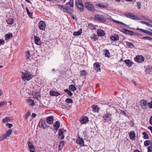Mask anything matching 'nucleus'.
<instances>
[{"label": "nucleus", "instance_id": "e433bc0d", "mask_svg": "<svg viewBox=\"0 0 152 152\" xmlns=\"http://www.w3.org/2000/svg\"><path fill=\"white\" fill-rule=\"evenodd\" d=\"M105 56L107 57H109L110 56V54L109 50H108L106 49L105 50Z\"/></svg>", "mask_w": 152, "mask_h": 152}, {"label": "nucleus", "instance_id": "f3484780", "mask_svg": "<svg viewBox=\"0 0 152 152\" xmlns=\"http://www.w3.org/2000/svg\"><path fill=\"white\" fill-rule=\"evenodd\" d=\"M39 124H41L42 126L43 129H46L47 127L45 120L41 119L39 121Z\"/></svg>", "mask_w": 152, "mask_h": 152}, {"label": "nucleus", "instance_id": "20e7f679", "mask_svg": "<svg viewBox=\"0 0 152 152\" xmlns=\"http://www.w3.org/2000/svg\"><path fill=\"white\" fill-rule=\"evenodd\" d=\"M94 19L99 22L104 23L106 21V18L101 14H96L94 15Z\"/></svg>", "mask_w": 152, "mask_h": 152}, {"label": "nucleus", "instance_id": "79ce46f5", "mask_svg": "<svg viewBox=\"0 0 152 152\" xmlns=\"http://www.w3.org/2000/svg\"><path fill=\"white\" fill-rule=\"evenodd\" d=\"M12 130L10 129H9L7 131L6 134L7 137H9L12 134Z\"/></svg>", "mask_w": 152, "mask_h": 152}, {"label": "nucleus", "instance_id": "a18cd8bd", "mask_svg": "<svg viewBox=\"0 0 152 152\" xmlns=\"http://www.w3.org/2000/svg\"><path fill=\"white\" fill-rule=\"evenodd\" d=\"M30 51H28L27 52H26V56L27 58L29 59L31 57L30 54Z\"/></svg>", "mask_w": 152, "mask_h": 152}, {"label": "nucleus", "instance_id": "4be33fe9", "mask_svg": "<svg viewBox=\"0 0 152 152\" xmlns=\"http://www.w3.org/2000/svg\"><path fill=\"white\" fill-rule=\"evenodd\" d=\"M94 68H95V69L97 72L100 71L101 69L100 66L98 63L96 62L94 63Z\"/></svg>", "mask_w": 152, "mask_h": 152}, {"label": "nucleus", "instance_id": "c03bdc74", "mask_svg": "<svg viewBox=\"0 0 152 152\" xmlns=\"http://www.w3.org/2000/svg\"><path fill=\"white\" fill-rule=\"evenodd\" d=\"M2 121L4 123H5L7 122L10 121V119L9 118L7 117L6 118L3 119Z\"/></svg>", "mask_w": 152, "mask_h": 152}, {"label": "nucleus", "instance_id": "4c0bfd02", "mask_svg": "<svg viewBox=\"0 0 152 152\" xmlns=\"http://www.w3.org/2000/svg\"><path fill=\"white\" fill-rule=\"evenodd\" d=\"M142 134L143 135V138L145 139H148L149 136L145 132H143L142 133Z\"/></svg>", "mask_w": 152, "mask_h": 152}, {"label": "nucleus", "instance_id": "6ab92c4d", "mask_svg": "<svg viewBox=\"0 0 152 152\" xmlns=\"http://www.w3.org/2000/svg\"><path fill=\"white\" fill-rule=\"evenodd\" d=\"M34 40L35 43L37 45H39L41 44L40 39V38L39 37L37 36H35Z\"/></svg>", "mask_w": 152, "mask_h": 152}, {"label": "nucleus", "instance_id": "ddd939ff", "mask_svg": "<svg viewBox=\"0 0 152 152\" xmlns=\"http://www.w3.org/2000/svg\"><path fill=\"white\" fill-rule=\"evenodd\" d=\"M88 121V118L86 116L83 117L80 120V123L82 124H86Z\"/></svg>", "mask_w": 152, "mask_h": 152}, {"label": "nucleus", "instance_id": "7ed1b4c3", "mask_svg": "<svg viewBox=\"0 0 152 152\" xmlns=\"http://www.w3.org/2000/svg\"><path fill=\"white\" fill-rule=\"evenodd\" d=\"M116 110L114 108L112 109L111 112H107L103 116V118L104 120L107 122H108L109 121L111 120L112 118V115H113V112H115Z\"/></svg>", "mask_w": 152, "mask_h": 152}, {"label": "nucleus", "instance_id": "39448f33", "mask_svg": "<svg viewBox=\"0 0 152 152\" xmlns=\"http://www.w3.org/2000/svg\"><path fill=\"white\" fill-rule=\"evenodd\" d=\"M84 7L88 11L94 12L95 11V9L91 2H86L84 4Z\"/></svg>", "mask_w": 152, "mask_h": 152}, {"label": "nucleus", "instance_id": "58836bf2", "mask_svg": "<svg viewBox=\"0 0 152 152\" xmlns=\"http://www.w3.org/2000/svg\"><path fill=\"white\" fill-rule=\"evenodd\" d=\"M88 26L89 28L92 29H94L96 28V27L95 26H94V24L92 23H89L88 24Z\"/></svg>", "mask_w": 152, "mask_h": 152}, {"label": "nucleus", "instance_id": "69168bd1", "mask_svg": "<svg viewBox=\"0 0 152 152\" xmlns=\"http://www.w3.org/2000/svg\"><path fill=\"white\" fill-rule=\"evenodd\" d=\"M141 19L144 20H148V19L146 18L145 17H144V16H142V17Z\"/></svg>", "mask_w": 152, "mask_h": 152}, {"label": "nucleus", "instance_id": "7c9ffc66", "mask_svg": "<svg viewBox=\"0 0 152 152\" xmlns=\"http://www.w3.org/2000/svg\"><path fill=\"white\" fill-rule=\"evenodd\" d=\"M140 39L145 40H148L150 41H151L152 40V38L148 36L143 37L141 38Z\"/></svg>", "mask_w": 152, "mask_h": 152}, {"label": "nucleus", "instance_id": "864d4df0", "mask_svg": "<svg viewBox=\"0 0 152 152\" xmlns=\"http://www.w3.org/2000/svg\"><path fill=\"white\" fill-rule=\"evenodd\" d=\"M148 106L150 108H152V101L148 103Z\"/></svg>", "mask_w": 152, "mask_h": 152}, {"label": "nucleus", "instance_id": "6e6d98bb", "mask_svg": "<svg viewBox=\"0 0 152 152\" xmlns=\"http://www.w3.org/2000/svg\"><path fill=\"white\" fill-rule=\"evenodd\" d=\"M148 152H152V150L151 148V147H148Z\"/></svg>", "mask_w": 152, "mask_h": 152}, {"label": "nucleus", "instance_id": "72a5a7b5", "mask_svg": "<svg viewBox=\"0 0 152 152\" xmlns=\"http://www.w3.org/2000/svg\"><path fill=\"white\" fill-rule=\"evenodd\" d=\"M147 101L144 100H143L141 101V105L142 106V107L145 108V106L147 104Z\"/></svg>", "mask_w": 152, "mask_h": 152}, {"label": "nucleus", "instance_id": "4d7b16f0", "mask_svg": "<svg viewBox=\"0 0 152 152\" xmlns=\"http://www.w3.org/2000/svg\"><path fill=\"white\" fill-rule=\"evenodd\" d=\"M137 6H138V8L139 9H140L141 8L140 7V2H138L137 3Z\"/></svg>", "mask_w": 152, "mask_h": 152}, {"label": "nucleus", "instance_id": "0e129e2a", "mask_svg": "<svg viewBox=\"0 0 152 152\" xmlns=\"http://www.w3.org/2000/svg\"><path fill=\"white\" fill-rule=\"evenodd\" d=\"M28 15L30 17H31L32 15V13L30 12L29 13H28Z\"/></svg>", "mask_w": 152, "mask_h": 152}, {"label": "nucleus", "instance_id": "3c124183", "mask_svg": "<svg viewBox=\"0 0 152 152\" xmlns=\"http://www.w3.org/2000/svg\"><path fill=\"white\" fill-rule=\"evenodd\" d=\"M121 113L123 115H124L125 116H128L127 113L123 110H121Z\"/></svg>", "mask_w": 152, "mask_h": 152}, {"label": "nucleus", "instance_id": "cd10ccee", "mask_svg": "<svg viewBox=\"0 0 152 152\" xmlns=\"http://www.w3.org/2000/svg\"><path fill=\"white\" fill-rule=\"evenodd\" d=\"M92 107L93 110L94 112H99V108L97 105H93Z\"/></svg>", "mask_w": 152, "mask_h": 152}, {"label": "nucleus", "instance_id": "5fc2aeb1", "mask_svg": "<svg viewBox=\"0 0 152 152\" xmlns=\"http://www.w3.org/2000/svg\"><path fill=\"white\" fill-rule=\"evenodd\" d=\"M7 126L9 127V128H10L12 126H13L12 124L7 123Z\"/></svg>", "mask_w": 152, "mask_h": 152}, {"label": "nucleus", "instance_id": "412c9836", "mask_svg": "<svg viewBox=\"0 0 152 152\" xmlns=\"http://www.w3.org/2000/svg\"><path fill=\"white\" fill-rule=\"evenodd\" d=\"M145 71L147 73L150 74L152 71V66L150 65L147 66Z\"/></svg>", "mask_w": 152, "mask_h": 152}, {"label": "nucleus", "instance_id": "f704fd0d", "mask_svg": "<svg viewBox=\"0 0 152 152\" xmlns=\"http://www.w3.org/2000/svg\"><path fill=\"white\" fill-rule=\"evenodd\" d=\"M96 5L99 6V7L103 8H105L107 7V5H105L102 3H99L98 4H96Z\"/></svg>", "mask_w": 152, "mask_h": 152}, {"label": "nucleus", "instance_id": "393cba45", "mask_svg": "<svg viewBox=\"0 0 152 152\" xmlns=\"http://www.w3.org/2000/svg\"><path fill=\"white\" fill-rule=\"evenodd\" d=\"M124 62L126 63V65L129 67L131 66L133 63L131 62L129 60H126L124 61Z\"/></svg>", "mask_w": 152, "mask_h": 152}, {"label": "nucleus", "instance_id": "37998d69", "mask_svg": "<svg viewBox=\"0 0 152 152\" xmlns=\"http://www.w3.org/2000/svg\"><path fill=\"white\" fill-rule=\"evenodd\" d=\"M151 142L150 141L146 140L144 142V145L145 146H148L150 144Z\"/></svg>", "mask_w": 152, "mask_h": 152}, {"label": "nucleus", "instance_id": "ea45409f", "mask_svg": "<svg viewBox=\"0 0 152 152\" xmlns=\"http://www.w3.org/2000/svg\"><path fill=\"white\" fill-rule=\"evenodd\" d=\"M142 31L144 33H146L150 36H152V33L150 31L144 29V30H142Z\"/></svg>", "mask_w": 152, "mask_h": 152}, {"label": "nucleus", "instance_id": "a878e982", "mask_svg": "<svg viewBox=\"0 0 152 152\" xmlns=\"http://www.w3.org/2000/svg\"><path fill=\"white\" fill-rule=\"evenodd\" d=\"M13 37L12 34V33H9L5 35V39L6 40H8L10 39L11 38H12Z\"/></svg>", "mask_w": 152, "mask_h": 152}, {"label": "nucleus", "instance_id": "774afa93", "mask_svg": "<svg viewBox=\"0 0 152 152\" xmlns=\"http://www.w3.org/2000/svg\"><path fill=\"white\" fill-rule=\"evenodd\" d=\"M112 21H113V22H115V23H118V20H114V19H113V20H112Z\"/></svg>", "mask_w": 152, "mask_h": 152}, {"label": "nucleus", "instance_id": "c756f323", "mask_svg": "<svg viewBox=\"0 0 152 152\" xmlns=\"http://www.w3.org/2000/svg\"><path fill=\"white\" fill-rule=\"evenodd\" d=\"M82 32V29H81L77 31L74 32L73 33V35L74 36H79L80 35Z\"/></svg>", "mask_w": 152, "mask_h": 152}, {"label": "nucleus", "instance_id": "f257e3e1", "mask_svg": "<svg viewBox=\"0 0 152 152\" xmlns=\"http://www.w3.org/2000/svg\"><path fill=\"white\" fill-rule=\"evenodd\" d=\"M56 6L59 9L62 10L64 12L71 14L73 12L72 8H73L74 6L73 0H70L69 1L66 3L64 5L58 4H57Z\"/></svg>", "mask_w": 152, "mask_h": 152}, {"label": "nucleus", "instance_id": "b1692460", "mask_svg": "<svg viewBox=\"0 0 152 152\" xmlns=\"http://www.w3.org/2000/svg\"><path fill=\"white\" fill-rule=\"evenodd\" d=\"M28 146L29 149L31 150L34 151L35 149V147L33 145V144L30 142H28Z\"/></svg>", "mask_w": 152, "mask_h": 152}, {"label": "nucleus", "instance_id": "dca6fc26", "mask_svg": "<svg viewBox=\"0 0 152 152\" xmlns=\"http://www.w3.org/2000/svg\"><path fill=\"white\" fill-rule=\"evenodd\" d=\"M96 32L99 36L103 37L105 34L104 31L102 29H97Z\"/></svg>", "mask_w": 152, "mask_h": 152}, {"label": "nucleus", "instance_id": "5701e85b", "mask_svg": "<svg viewBox=\"0 0 152 152\" xmlns=\"http://www.w3.org/2000/svg\"><path fill=\"white\" fill-rule=\"evenodd\" d=\"M110 39L113 41H116L119 39V37L117 34H115L110 37Z\"/></svg>", "mask_w": 152, "mask_h": 152}, {"label": "nucleus", "instance_id": "f8f14e48", "mask_svg": "<svg viewBox=\"0 0 152 152\" xmlns=\"http://www.w3.org/2000/svg\"><path fill=\"white\" fill-rule=\"evenodd\" d=\"M124 33L127 35L132 36L135 35V33L133 31L128 30L126 29H124Z\"/></svg>", "mask_w": 152, "mask_h": 152}, {"label": "nucleus", "instance_id": "c9c22d12", "mask_svg": "<svg viewBox=\"0 0 152 152\" xmlns=\"http://www.w3.org/2000/svg\"><path fill=\"white\" fill-rule=\"evenodd\" d=\"M126 45L128 47L130 48L134 47V45L133 44L127 42H126Z\"/></svg>", "mask_w": 152, "mask_h": 152}, {"label": "nucleus", "instance_id": "e2e57ef3", "mask_svg": "<svg viewBox=\"0 0 152 152\" xmlns=\"http://www.w3.org/2000/svg\"><path fill=\"white\" fill-rule=\"evenodd\" d=\"M148 129L151 131V133L152 134V126H150L149 127H148Z\"/></svg>", "mask_w": 152, "mask_h": 152}, {"label": "nucleus", "instance_id": "473e14b6", "mask_svg": "<svg viewBox=\"0 0 152 152\" xmlns=\"http://www.w3.org/2000/svg\"><path fill=\"white\" fill-rule=\"evenodd\" d=\"M64 141H61L60 142L58 145V148L60 149H61L63 148L64 145Z\"/></svg>", "mask_w": 152, "mask_h": 152}, {"label": "nucleus", "instance_id": "bf43d9fd", "mask_svg": "<svg viewBox=\"0 0 152 152\" xmlns=\"http://www.w3.org/2000/svg\"><path fill=\"white\" fill-rule=\"evenodd\" d=\"M146 25L152 28V24H150L148 23H147Z\"/></svg>", "mask_w": 152, "mask_h": 152}, {"label": "nucleus", "instance_id": "c85d7f7f", "mask_svg": "<svg viewBox=\"0 0 152 152\" xmlns=\"http://www.w3.org/2000/svg\"><path fill=\"white\" fill-rule=\"evenodd\" d=\"M69 89L72 91H75L77 88L75 86L73 85H71L69 86Z\"/></svg>", "mask_w": 152, "mask_h": 152}, {"label": "nucleus", "instance_id": "a211bd4d", "mask_svg": "<svg viewBox=\"0 0 152 152\" xmlns=\"http://www.w3.org/2000/svg\"><path fill=\"white\" fill-rule=\"evenodd\" d=\"M53 127L56 131H57L58 128L60 127V123L59 121H57L53 124Z\"/></svg>", "mask_w": 152, "mask_h": 152}, {"label": "nucleus", "instance_id": "052dcab7", "mask_svg": "<svg viewBox=\"0 0 152 152\" xmlns=\"http://www.w3.org/2000/svg\"><path fill=\"white\" fill-rule=\"evenodd\" d=\"M149 123L152 125V116H151L150 119Z\"/></svg>", "mask_w": 152, "mask_h": 152}, {"label": "nucleus", "instance_id": "6e6552de", "mask_svg": "<svg viewBox=\"0 0 152 152\" xmlns=\"http://www.w3.org/2000/svg\"><path fill=\"white\" fill-rule=\"evenodd\" d=\"M134 59L135 61L139 63H142L144 61V58L141 55L136 56Z\"/></svg>", "mask_w": 152, "mask_h": 152}, {"label": "nucleus", "instance_id": "9b49d317", "mask_svg": "<svg viewBox=\"0 0 152 152\" xmlns=\"http://www.w3.org/2000/svg\"><path fill=\"white\" fill-rule=\"evenodd\" d=\"M64 129H60L58 130V136L59 138L61 140H63L64 138V132L63 131Z\"/></svg>", "mask_w": 152, "mask_h": 152}, {"label": "nucleus", "instance_id": "338daca9", "mask_svg": "<svg viewBox=\"0 0 152 152\" xmlns=\"http://www.w3.org/2000/svg\"><path fill=\"white\" fill-rule=\"evenodd\" d=\"M3 138L4 139H5L7 138V135H6V134L5 135H3Z\"/></svg>", "mask_w": 152, "mask_h": 152}, {"label": "nucleus", "instance_id": "a19ab883", "mask_svg": "<svg viewBox=\"0 0 152 152\" xmlns=\"http://www.w3.org/2000/svg\"><path fill=\"white\" fill-rule=\"evenodd\" d=\"M65 102L68 103H73L72 100L71 98H67L65 100Z\"/></svg>", "mask_w": 152, "mask_h": 152}, {"label": "nucleus", "instance_id": "423d86ee", "mask_svg": "<svg viewBox=\"0 0 152 152\" xmlns=\"http://www.w3.org/2000/svg\"><path fill=\"white\" fill-rule=\"evenodd\" d=\"M75 3L76 7L78 10L81 12L84 10V6L82 0H76Z\"/></svg>", "mask_w": 152, "mask_h": 152}, {"label": "nucleus", "instance_id": "aec40b11", "mask_svg": "<svg viewBox=\"0 0 152 152\" xmlns=\"http://www.w3.org/2000/svg\"><path fill=\"white\" fill-rule=\"evenodd\" d=\"M60 94L59 92L55 91H50V95L51 96H58Z\"/></svg>", "mask_w": 152, "mask_h": 152}, {"label": "nucleus", "instance_id": "bb28decb", "mask_svg": "<svg viewBox=\"0 0 152 152\" xmlns=\"http://www.w3.org/2000/svg\"><path fill=\"white\" fill-rule=\"evenodd\" d=\"M7 24L9 25H12L14 22V20L13 18H10L8 19L6 21Z\"/></svg>", "mask_w": 152, "mask_h": 152}, {"label": "nucleus", "instance_id": "f03ea898", "mask_svg": "<svg viewBox=\"0 0 152 152\" xmlns=\"http://www.w3.org/2000/svg\"><path fill=\"white\" fill-rule=\"evenodd\" d=\"M22 78L24 82L30 80L33 77V75L28 71H26L24 72H22Z\"/></svg>", "mask_w": 152, "mask_h": 152}, {"label": "nucleus", "instance_id": "0eeeda50", "mask_svg": "<svg viewBox=\"0 0 152 152\" xmlns=\"http://www.w3.org/2000/svg\"><path fill=\"white\" fill-rule=\"evenodd\" d=\"M124 15L126 17L133 19L139 20L140 18L137 15L129 12H126L124 14Z\"/></svg>", "mask_w": 152, "mask_h": 152}, {"label": "nucleus", "instance_id": "603ef678", "mask_svg": "<svg viewBox=\"0 0 152 152\" xmlns=\"http://www.w3.org/2000/svg\"><path fill=\"white\" fill-rule=\"evenodd\" d=\"M5 43V41L4 39H0V45H3Z\"/></svg>", "mask_w": 152, "mask_h": 152}, {"label": "nucleus", "instance_id": "4468645a", "mask_svg": "<svg viewBox=\"0 0 152 152\" xmlns=\"http://www.w3.org/2000/svg\"><path fill=\"white\" fill-rule=\"evenodd\" d=\"M47 122L49 124H52L53 121V118L52 116L47 117L46 119Z\"/></svg>", "mask_w": 152, "mask_h": 152}, {"label": "nucleus", "instance_id": "49530a36", "mask_svg": "<svg viewBox=\"0 0 152 152\" xmlns=\"http://www.w3.org/2000/svg\"><path fill=\"white\" fill-rule=\"evenodd\" d=\"M86 74V73L84 70H83L80 71V75L81 76H85Z\"/></svg>", "mask_w": 152, "mask_h": 152}, {"label": "nucleus", "instance_id": "de8ad7c7", "mask_svg": "<svg viewBox=\"0 0 152 152\" xmlns=\"http://www.w3.org/2000/svg\"><path fill=\"white\" fill-rule=\"evenodd\" d=\"M30 115V113L28 111L26 114L25 117L24 119H26Z\"/></svg>", "mask_w": 152, "mask_h": 152}, {"label": "nucleus", "instance_id": "8fccbe9b", "mask_svg": "<svg viewBox=\"0 0 152 152\" xmlns=\"http://www.w3.org/2000/svg\"><path fill=\"white\" fill-rule=\"evenodd\" d=\"M28 101L31 103V105L32 106H33L34 105V101L32 99H29L28 100Z\"/></svg>", "mask_w": 152, "mask_h": 152}, {"label": "nucleus", "instance_id": "9d476101", "mask_svg": "<svg viewBox=\"0 0 152 152\" xmlns=\"http://www.w3.org/2000/svg\"><path fill=\"white\" fill-rule=\"evenodd\" d=\"M39 27L40 29L44 30L45 29L46 24L45 22L41 20L39 24Z\"/></svg>", "mask_w": 152, "mask_h": 152}, {"label": "nucleus", "instance_id": "2f4dec72", "mask_svg": "<svg viewBox=\"0 0 152 152\" xmlns=\"http://www.w3.org/2000/svg\"><path fill=\"white\" fill-rule=\"evenodd\" d=\"M32 95L34 96V98L36 99H39V93L38 92H35L34 93H32Z\"/></svg>", "mask_w": 152, "mask_h": 152}, {"label": "nucleus", "instance_id": "09e8293b", "mask_svg": "<svg viewBox=\"0 0 152 152\" xmlns=\"http://www.w3.org/2000/svg\"><path fill=\"white\" fill-rule=\"evenodd\" d=\"M6 104V101H3L0 102V107L3 106L5 105Z\"/></svg>", "mask_w": 152, "mask_h": 152}, {"label": "nucleus", "instance_id": "1a4fd4ad", "mask_svg": "<svg viewBox=\"0 0 152 152\" xmlns=\"http://www.w3.org/2000/svg\"><path fill=\"white\" fill-rule=\"evenodd\" d=\"M76 143L79 145L80 147L86 146L84 144V141L83 139L80 138L79 136L78 137V139L77 140Z\"/></svg>", "mask_w": 152, "mask_h": 152}, {"label": "nucleus", "instance_id": "680f3d73", "mask_svg": "<svg viewBox=\"0 0 152 152\" xmlns=\"http://www.w3.org/2000/svg\"><path fill=\"white\" fill-rule=\"evenodd\" d=\"M147 22H146L144 21H140V23H141L142 24H145L146 25V24H147Z\"/></svg>", "mask_w": 152, "mask_h": 152}, {"label": "nucleus", "instance_id": "13d9d810", "mask_svg": "<svg viewBox=\"0 0 152 152\" xmlns=\"http://www.w3.org/2000/svg\"><path fill=\"white\" fill-rule=\"evenodd\" d=\"M71 97L72 95H73V94H72V92H71L70 91H68V92L67 93Z\"/></svg>", "mask_w": 152, "mask_h": 152}, {"label": "nucleus", "instance_id": "2eb2a0df", "mask_svg": "<svg viewBox=\"0 0 152 152\" xmlns=\"http://www.w3.org/2000/svg\"><path fill=\"white\" fill-rule=\"evenodd\" d=\"M129 135L131 140H134L135 138V134L134 131H132L129 133Z\"/></svg>", "mask_w": 152, "mask_h": 152}]
</instances>
